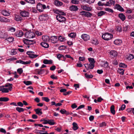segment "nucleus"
<instances>
[{
	"label": "nucleus",
	"instance_id": "b1692460",
	"mask_svg": "<svg viewBox=\"0 0 134 134\" xmlns=\"http://www.w3.org/2000/svg\"><path fill=\"white\" fill-rule=\"evenodd\" d=\"M53 63L52 60H44L43 61V63L45 64H51Z\"/></svg>",
	"mask_w": 134,
	"mask_h": 134
},
{
	"label": "nucleus",
	"instance_id": "393cba45",
	"mask_svg": "<svg viewBox=\"0 0 134 134\" xmlns=\"http://www.w3.org/2000/svg\"><path fill=\"white\" fill-rule=\"evenodd\" d=\"M9 100L8 98L3 97L0 98V101L6 102L8 101Z\"/></svg>",
	"mask_w": 134,
	"mask_h": 134
},
{
	"label": "nucleus",
	"instance_id": "58836bf2",
	"mask_svg": "<svg viewBox=\"0 0 134 134\" xmlns=\"http://www.w3.org/2000/svg\"><path fill=\"white\" fill-rule=\"evenodd\" d=\"M92 43L94 45H97L98 44V42L97 40L94 39L93 40L91 41Z\"/></svg>",
	"mask_w": 134,
	"mask_h": 134
},
{
	"label": "nucleus",
	"instance_id": "dca6fc26",
	"mask_svg": "<svg viewBox=\"0 0 134 134\" xmlns=\"http://www.w3.org/2000/svg\"><path fill=\"white\" fill-rule=\"evenodd\" d=\"M72 129L74 131H76L78 129L79 127L77 124L75 122H73L72 124Z\"/></svg>",
	"mask_w": 134,
	"mask_h": 134
},
{
	"label": "nucleus",
	"instance_id": "a19ab883",
	"mask_svg": "<svg viewBox=\"0 0 134 134\" xmlns=\"http://www.w3.org/2000/svg\"><path fill=\"white\" fill-rule=\"evenodd\" d=\"M85 77L87 79L92 78L93 77V75H88L87 73L85 74Z\"/></svg>",
	"mask_w": 134,
	"mask_h": 134
},
{
	"label": "nucleus",
	"instance_id": "aec40b11",
	"mask_svg": "<svg viewBox=\"0 0 134 134\" xmlns=\"http://www.w3.org/2000/svg\"><path fill=\"white\" fill-rule=\"evenodd\" d=\"M119 17L122 21H124L126 19L125 16L122 13L119 14Z\"/></svg>",
	"mask_w": 134,
	"mask_h": 134
},
{
	"label": "nucleus",
	"instance_id": "79ce46f5",
	"mask_svg": "<svg viewBox=\"0 0 134 134\" xmlns=\"http://www.w3.org/2000/svg\"><path fill=\"white\" fill-rule=\"evenodd\" d=\"M59 40L61 42L64 41L65 40V38L60 36H59L58 37Z\"/></svg>",
	"mask_w": 134,
	"mask_h": 134
},
{
	"label": "nucleus",
	"instance_id": "473e14b6",
	"mask_svg": "<svg viewBox=\"0 0 134 134\" xmlns=\"http://www.w3.org/2000/svg\"><path fill=\"white\" fill-rule=\"evenodd\" d=\"M124 71L123 69L120 68H119L118 70V72L122 75L124 74Z\"/></svg>",
	"mask_w": 134,
	"mask_h": 134
},
{
	"label": "nucleus",
	"instance_id": "ddd939ff",
	"mask_svg": "<svg viewBox=\"0 0 134 134\" xmlns=\"http://www.w3.org/2000/svg\"><path fill=\"white\" fill-rule=\"evenodd\" d=\"M115 8L121 12H124V9L119 4H116L115 6Z\"/></svg>",
	"mask_w": 134,
	"mask_h": 134
},
{
	"label": "nucleus",
	"instance_id": "2f4dec72",
	"mask_svg": "<svg viewBox=\"0 0 134 134\" xmlns=\"http://www.w3.org/2000/svg\"><path fill=\"white\" fill-rule=\"evenodd\" d=\"M8 30L12 32H14L15 30V29L12 27H9L8 29Z\"/></svg>",
	"mask_w": 134,
	"mask_h": 134
},
{
	"label": "nucleus",
	"instance_id": "c756f323",
	"mask_svg": "<svg viewBox=\"0 0 134 134\" xmlns=\"http://www.w3.org/2000/svg\"><path fill=\"white\" fill-rule=\"evenodd\" d=\"M16 110L19 113H20L24 111L25 109L23 108L17 107L16 108Z\"/></svg>",
	"mask_w": 134,
	"mask_h": 134
},
{
	"label": "nucleus",
	"instance_id": "4be33fe9",
	"mask_svg": "<svg viewBox=\"0 0 134 134\" xmlns=\"http://www.w3.org/2000/svg\"><path fill=\"white\" fill-rule=\"evenodd\" d=\"M81 8L83 9L88 11H90L91 10V8L90 7L85 5L82 6Z\"/></svg>",
	"mask_w": 134,
	"mask_h": 134
},
{
	"label": "nucleus",
	"instance_id": "c9c22d12",
	"mask_svg": "<svg viewBox=\"0 0 134 134\" xmlns=\"http://www.w3.org/2000/svg\"><path fill=\"white\" fill-rule=\"evenodd\" d=\"M76 34L73 32H72L70 33V34L68 35L69 37H70L71 38H74L75 37Z\"/></svg>",
	"mask_w": 134,
	"mask_h": 134
},
{
	"label": "nucleus",
	"instance_id": "5fc2aeb1",
	"mask_svg": "<svg viewBox=\"0 0 134 134\" xmlns=\"http://www.w3.org/2000/svg\"><path fill=\"white\" fill-rule=\"evenodd\" d=\"M116 30L119 32L122 31L121 27L120 26H117L116 27Z\"/></svg>",
	"mask_w": 134,
	"mask_h": 134
},
{
	"label": "nucleus",
	"instance_id": "49530a36",
	"mask_svg": "<svg viewBox=\"0 0 134 134\" xmlns=\"http://www.w3.org/2000/svg\"><path fill=\"white\" fill-rule=\"evenodd\" d=\"M88 60L90 63L94 64L95 63L94 59L93 58H88Z\"/></svg>",
	"mask_w": 134,
	"mask_h": 134
},
{
	"label": "nucleus",
	"instance_id": "774afa93",
	"mask_svg": "<svg viewBox=\"0 0 134 134\" xmlns=\"http://www.w3.org/2000/svg\"><path fill=\"white\" fill-rule=\"evenodd\" d=\"M60 112L62 114H65V112H66V110L64 109H61L60 111Z\"/></svg>",
	"mask_w": 134,
	"mask_h": 134
},
{
	"label": "nucleus",
	"instance_id": "09e8293b",
	"mask_svg": "<svg viewBox=\"0 0 134 134\" xmlns=\"http://www.w3.org/2000/svg\"><path fill=\"white\" fill-rule=\"evenodd\" d=\"M85 2L88 3L89 4H91L93 3L95 0H83Z\"/></svg>",
	"mask_w": 134,
	"mask_h": 134
},
{
	"label": "nucleus",
	"instance_id": "bf43d9fd",
	"mask_svg": "<svg viewBox=\"0 0 134 134\" xmlns=\"http://www.w3.org/2000/svg\"><path fill=\"white\" fill-rule=\"evenodd\" d=\"M35 43V41L34 40H29L28 45H31Z\"/></svg>",
	"mask_w": 134,
	"mask_h": 134
},
{
	"label": "nucleus",
	"instance_id": "1a4fd4ad",
	"mask_svg": "<svg viewBox=\"0 0 134 134\" xmlns=\"http://www.w3.org/2000/svg\"><path fill=\"white\" fill-rule=\"evenodd\" d=\"M10 19H7L6 18L0 16V21L3 22L8 23L10 21Z\"/></svg>",
	"mask_w": 134,
	"mask_h": 134
},
{
	"label": "nucleus",
	"instance_id": "13d9d810",
	"mask_svg": "<svg viewBox=\"0 0 134 134\" xmlns=\"http://www.w3.org/2000/svg\"><path fill=\"white\" fill-rule=\"evenodd\" d=\"M57 58L59 60H60V59L62 58V56H63V55L60 54H57Z\"/></svg>",
	"mask_w": 134,
	"mask_h": 134
},
{
	"label": "nucleus",
	"instance_id": "9d476101",
	"mask_svg": "<svg viewBox=\"0 0 134 134\" xmlns=\"http://www.w3.org/2000/svg\"><path fill=\"white\" fill-rule=\"evenodd\" d=\"M69 9L71 11H76L78 10L79 9L77 6L72 5L70 6Z\"/></svg>",
	"mask_w": 134,
	"mask_h": 134
},
{
	"label": "nucleus",
	"instance_id": "a878e982",
	"mask_svg": "<svg viewBox=\"0 0 134 134\" xmlns=\"http://www.w3.org/2000/svg\"><path fill=\"white\" fill-rule=\"evenodd\" d=\"M23 35V33L22 31H19L17 32L16 36L18 37H21Z\"/></svg>",
	"mask_w": 134,
	"mask_h": 134
},
{
	"label": "nucleus",
	"instance_id": "c03bdc74",
	"mask_svg": "<svg viewBox=\"0 0 134 134\" xmlns=\"http://www.w3.org/2000/svg\"><path fill=\"white\" fill-rule=\"evenodd\" d=\"M48 124L50 125H53L55 124V122H54V121L53 120H48Z\"/></svg>",
	"mask_w": 134,
	"mask_h": 134
},
{
	"label": "nucleus",
	"instance_id": "0eeeda50",
	"mask_svg": "<svg viewBox=\"0 0 134 134\" xmlns=\"http://www.w3.org/2000/svg\"><path fill=\"white\" fill-rule=\"evenodd\" d=\"M81 38L85 41L89 40L90 36L89 35L85 34H83L81 36Z\"/></svg>",
	"mask_w": 134,
	"mask_h": 134
},
{
	"label": "nucleus",
	"instance_id": "6ab92c4d",
	"mask_svg": "<svg viewBox=\"0 0 134 134\" xmlns=\"http://www.w3.org/2000/svg\"><path fill=\"white\" fill-rule=\"evenodd\" d=\"M42 39L44 41L48 42L49 40V38L47 36H42Z\"/></svg>",
	"mask_w": 134,
	"mask_h": 134
},
{
	"label": "nucleus",
	"instance_id": "2eb2a0df",
	"mask_svg": "<svg viewBox=\"0 0 134 134\" xmlns=\"http://www.w3.org/2000/svg\"><path fill=\"white\" fill-rule=\"evenodd\" d=\"M57 37L55 36H52L51 38V42L53 43H55L57 42Z\"/></svg>",
	"mask_w": 134,
	"mask_h": 134
},
{
	"label": "nucleus",
	"instance_id": "9b49d317",
	"mask_svg": "<svg viewBox=\"0 0 134 134\" xmlns=\"http://www.w3.org/2000/svg\"><path fill=\"white\" fill-rule=\"evenodd\" d=\"M54 4L57 6L59 7L62 5L63 3L62 2L58 0H55L54 2Z\"/></svg>",
	"mask_w": 134,
	"mask_h": 134
},
{
	"label": "nucleus",
	"instance_id": "e2e57ef3",
	"mask_svg": "<svg viewBox=\"0 0 134 134\" xmlns=\"http://www.w3.org/2000/svg\"><path fill=\"white\" fill-rule=\"evenodd\" d=\"M66 14L64 12L62 11V10H60V14L59 15H65Z\"/></svg>",
	"mask_w": 134,
	"mask_h": 134
},
{
	"label": "nucleus",
	"instance_id": "0e129e2a",
	"mask_svg": "<svg viewBox=\"0 0 134 134\" xmlns=\"http://www.w3.org/2000/svg\"><path fill=\"white\" fill-rule=\"evenodd\" d=\"M129 28V26L127 25L123 28V31H126Z\"/></svg>",
	"mask_w": 134,
	"mask_h": 134
},
{
	"label": "nucleus",
	"instance_id": "c85d7f7f",
	"mask_svg": "<svg viewBox=\"0 0 134 134\" xmlns=\"http://www.w3.org/2000/svg\"><path fill=\"white\" fill-rule=\"evenodd\" d=\"M12 85H13L12 84L8 83L7 84L4 86L5 87H9L8 89H9L10 91H11L12 89Z\"/></svg>",
	"mask_w": 134,
	"mask_h": 134
},
{
	"label": "nucleus",
	"instance_id": "4c0bfd02",
	"mask_svg": "<svg viewBox=\"0 0 134 134\" xmlns=\"http://www.w3.org/2000/svg\"><path fill=\"white\" fill-rule=\"evenodd\" d=\"M87 65L88 66V70L90 69H93L94 66V64H93L90 63Z\"/></svg>",
	"mask_w": 134,
	"mask_h": 134
},
{
	"label": "nucleus",
	"instance_id": "e433bc0d",
	"mask_svg": "<svg viewBox=\"0 0 134 134\" xmlns=\"http://www.w3.org/2000/svg\"><path fill=\"white\" fill-rule=\"evenodd\" d=\"M102 66L105 68H108L109 67L108 63L106 62L105 63H104L103 65H102Z\"/></svg>",
	"mask_w": 134,
	"mask_h": 134
},
{
	"label": "nucleus",
	"instance_id": "cd10ccee",
	"mask_svg": "<svg viewBox=\"0 0 134 134\" xmlns=\"http://www.w3.org/2000/svg\"><path fill=\"white\" fill-rule=\"evenodd\" d=\"M5 87L4 86H2V92L3 93H8L9 92V89H8L4 88Z\"/></svg>",
	"mask_w": 134,
	"mask_h": 134
},
{
	"label": "nucleus",
	"instance_id": "f3484780",
	"mask_svg": "<svg viewBox=\"0 0 134 134\" xmlns=\"http://www.w3.org/2000/svg\"><path fill=\"white\" fill-rule=\"evenodd\" d=\"M110 54L112 57L116 56L118 54L117 52L115 51H111L109 52Z\"/></svg>",
	"mask_w": 134,
	"mask_h": 134
},
{
	"label": "nucleus",
	"instance_id": "de8ad7c7",
	"mask_svg": "<svg viewBox=\"0 0 134 134\" xmlns=\"http://www.w3.org/2000/svg\"><path fill=\"white\" fill-rule=\"evenodd\" d=\"M23 82L24 84L27 85H31L32 84L31 82L30 81H24Z\"/></svg>",
	"mask_w": 134,
	"mask_h": 134
},
{
	"label": "nucleus",
	"instance_id": "37998d69",
	"mask_svg": "<svg viewBox=\"0 0 134 134\" xmlns=\"http://www.w3.org/2000/svg\"><path fill=\"white\" fill-rule=\"evenodd\" d=\"M42 99L43 100L47 102H48L50 100L48 97H42Z\"/></svg>",
	"mask_w": 134,
	"mask_h": 134
},
{
	"label": "nucleus",
	"instance_id": "603ef678",
	"mask_svg": "<svg viewBox=\"0 0 134 134\" xmlns=\"http://www.w3.org/2000/svg\"><path fill=\"white\" fill-rule=\"evenodd\" d=\"M105 10L106 11L108 12H109L110 13H113V11L112 9L109 8H105Z\"/></svg>",
	"mask_w": 134,
	"mask_h": 134
},
{
	"label": "nucleus",
	"instance_id": "6e6552de",
	"mask_svg": "<svg viewBox=\"0 0 134 134\" xmlns=\"http://www.w3.org/2000/svg\"><path fill=\"white\" fill-rule=\"evenodd\" d=\"M115 3V0H109V1L107 2L106 4H104V5L110 6L112 5H114Z\"/></svg>",
	"mask_w": 134,
	"mask_h": 134
},
{
	"label": "nucleus",
	"instance_id": "8fccbe9b",
	"mask_svg": "<svg viewBox=\"0 0 134 134\" xmlns=\"http://www.w3.org/2000/svg\"><path fill=\"white\" fill-rule=\"evenodd\" d=\"M29 40L27 39H24L23 40L24 43V44H29Z\"/></svg>",
	"mask_w": 134,
	"mask_h": 134
},
{
	"label": "nucleus",
	"instance_id": "a18cd8bd",
	"mask_svg": "<svg viewBox=\"0 0 134 134\" xmlns=\"http://www.w3.org/2000/svg\"><path fill=\"white\" fill-rule=\"evenodd\" d=\"M134 58V56L133 54H129L127 58V59L129 60H131L132 59Z\"/></svg>",
	"mask_w": 134,
	"mask_h": 134
},
{
	"label": "nucleus",
	"instance_id": "f257e3e1",
	"mask_svg": "<svg viewBox=\"0 0 134 134\" xmlns=\"http://www.w3.org/2000/svg\"><path fill=\"white\" fill-rule=\"evenodd\" d=\"M102 38L105 40L108 41L113 37V35L110 33H105L102 36Z\"/></svg>",
	"mask_w": 134,
	"mask_h": 134
},
{
	"label": "nucleus",
	"instance_id": "20e7f679",
	"mask_svg": "<svg viewBox=\"0 0 134 134\" xmlns=\"http://www.w3.org/2000/svg\"><path fill=\"white\" fill-rule=\"evenodd\" d=\"M34 52L30 51H27L26 52L27 54L29 55V57L31 58H36L38 55L34 54Z\"/></svg>",
	"mask_w": 134,
	"mask_h": 134
},
{
	"label": "nucleus",
	"instance_id": "bb28decb",
	"mask_svg": "<svg viewBox=\"0 0 134 134\" xmlns=\"http://www.w3.org/2000/svg\"><path fill=\"white\" fill-rule=\"evenodd\" d=\"M114 108L115 107L114 105H112L110 107V111L111 113L113 115H114L115 114V111Z\"/></svg>",
	"mask_w": 134,
	"mask_h": 134
},
{
	"label": "nucleus",
	"instance_id": "338daca9",
	"mask_svg": "<svg viewBox=\"0 0 134 134\" xmlns=\"http://www.w3.org/2000/svg\"><path fill=\"white\" fill-rule=\"evenodd\" d=\"M79 1H78L72 0L71 1V2L72 3H73L74 4H78L79 3Z\"/></svg>",
	"mask_w": 134,
	"mask_h": 134
},
{
	"label": "nucleus",
	"instance_id": "5701e85b",
	"mask_svg": "<svg viewBox=\"0 0 134 134\" xmlns=\"http://www.w3.org/2000/svg\"><path fill=\"white\" fill-rule=\"evenodd\" d=\"M122 42V40L119 39L115 40L114 41V43L116 45H118L120 44Z\"/></svg>",
	"mask_w": 134,
	"mask_h": 134
},
{
	"label": "nucleus",
	"instance_id": "864d4df0",
	"mask_svg": "<svg viewBox=\"0 0 134 134\" xmlns=\"http://www.w3.org/2000/svg\"><path fill=\"white\" fill-rule=\"evenodd\" d=\"M92 15V14L90 12H86V15L85 16L87 17H90Z\"/></svg>",
	"mask_w": 134,
	"mask_h": 134
},
{
	"label": "nucleus",
	"instance_id": "3c124183",
	"mask_svg": "<svg viewBox=\"0 0 134 134\" xmlns=\"http://www.w3.org/2000/svg\"><path fill=\"white\" fill-rule=\"evenodd\" d=\"M14 38L12 37H10L8 38H7L6 39V40L9 42H12Z\"/></svg>",
	"mask_w": 134,
	"mask_h": 134
},
{
	"label": "nucleus",
	"instance_id": "6e6d98bb",
	"mask_svg": "<svg viewBox=\"0 0 134 134\" xmlns=\"http://www.w3.org/2000/svg\"><path fill=\"white\" fill-rule=\"evenodd\" d=\"M18 72L20 74H21L23 72L22 68H19L17 69Z\"/></svg>",
	"mask_w": 134,
	"mask_h": 134
},
{
	"label": "nucleus",
	"instance_id": "72a5a7b5",
	"mask_svg": "<svg viewBox=\"0 0 134 134\" xmlns=\"http://www.w3.org/2000/svg\"><path fill=\"white\" fill-rule=\"evenodd\" d=\"M105 12L103 11H100L98 13V16H101L105 14Z\"/></svg>",
	"mask_w": 134,
	"mask_h": 134
},
{
	"label": "nucleus",
	"instance_id": "4d7b16f0",
	"mask_svg": "<svg viewBox=\"0 0 134 134\" xmlns=\"http://www.w3.org/2000/svg\"><path fill=\"white\" fill-rule=\"evenodd\" d=\"M119 66L123 68H125L127 66L126 65L122 63H121L119 64Z\"/></svg>",
	"mask_w": 134,
	"mask_h": 134
},
{
	"label": "nucleus",
	"instance_id": "f8f14e48",
	"mask_svg": "<svg viewBox=\"0 0 134 134\" xmlns=\"http://www.w3.org/2000/svg\"><path fill=\"white\" fill-rule=\"evenodd\" d=\"M2 14L4 16H9L10 14V12L8 10H4L2 12Z\"/></svg>",
	"mask_w": 134,
	"mask_h": 134
},
{
	"label": "nucleus",
	"instance_id": "39448f33",
	"mask_svg": "<svg viewBox=\"0 0 134 134\" xmlns=\"http://www.w3.org/2000/svg\"><path fill=\"white\" fill-rule=\"evenodd\" d=\"M21 15L23 17H28L29 15V13L26 10H23L20 12Z\"/></svg>",
	"mask_w": 134,
	"mask_h": 134
},
{
	"label": "nucleus",
	"instance_id": "7ed1b4c3",
	"mask_svg": "<svg viewBox=\"0 0 134 134\" xmlns=\"http://www.w3.org/2000/svg\"><path fill=\"white\" fill-rule=\"evenodd\" d=\"M25 36L28 38H31L34 37L35 36V33L29 31L25 33Z\"/></svg>",
	"mask_w": 134,
	"mask_h": 134
},
{
	"label": "nucleus",
	"instance_id": "4468645a",
	"mask_svg": "<svg viewBox=\"0 0 134 134\" xmlns=\"http://www.w3.org/2000/svg\"><path fill=\"white\" fill-rule=\"evenodd\" d=\"M34 110L36 112V113L39 115H41L42 114V109H41L37 108L35 109Z\"/></svg>",
	"mask_w": 134,
	"mask_h": 134
},
{
	"label": "nucleus",
	"instance_id": "423d86ee",
	"mask_svg": "<svg viewBox=\"0 0 134 134\" xmlns=\"http://www.w3.org/2000/svg\"><path fill=\"white\" fill-rule=\"evenodd\" d=\"M56 18L59 22H64L66 20L65 18L60 15H58L56 16Z\"/></svg>",
	"mask_w": 134,
	"mask_h": 134
},
{
	"label": "nucleus",
	"instance_id": "69168bd1",
	"mask_svg": "<svg viewBox=\"0 0 134 134\" xmlns=\"http://www.w3.org/2000/svg\"><path fill=\"white\" fill-rule=\"evenodd\" d=\"M51 77L52 79H57V76H55V75L54 74L52 75L51 76Z\"/></svg>",
	"mask_w": 134,
	"mask_h": 134
},
{
	"label": "nucleus",
	"instance_id": "412c9836",
	"mask_svg": "<svg viewBox=\"0 0 134 134\" xmlns=\"http://www.w3.org/2000/svg\"><path fill=\"white\" fill-rule=\"evenodd\" d=\"M40 45L43 47L46 48H48L49 47L48 43L44 42H42L40 43Z\"/></svg>",
	"mask_w": 134,
	"mask_h": 134
},
{
	"label": "nucleus",
	"instance_id": "a211bd4d",
	"mask_svg": "<svg viewBox=\"0 0 134 134\" xmlns=\"http://www.w3.org/2000/svg\"><path fill=\"white\" fill-rule=\"evenodd\" d=\"M4 31H0V37L3 38H5L6 37L7 35V33H5Z\"/></svg>",
	"mask_w": 134,
	"mask_h": 134
},
{
	"label": "nucleus",
	"instance_id": "7c9ffc66",
	"mask_svg": "<svg viewBox=\"0 0 134 134\" xmlns=\"http://www.w3.org/2000/svg\"><path fill=\"white\" fill-rule=\"evenodd\" d=\"M14 19L16 21H18L22 20V18L20 16L16 15L15 16Z\"/></svg>",
	"mask_w": 134,
	"mask_h": 134
},
{
	"label": "nucleus",
	"instance_id": "ea45409f",
	"mask_svg": "<svg viewBox=\"0 0 134 134\" xmlns=\"http://www.w3.org/2000/svg\"><path fill=\"white\" fill-rule=\"evenodd\" d=\"M99 126L100 127H103L106 126V124L105 122H103L102 123L99 124Z\"/></svg>",
	"mask_w": 134,
	"mask_h": 134
},
{
	"label": "nucleus",
	"instance_id": "052dcab7",
	"mask_svg": "<svg viewBox=\"0 0 134 134\" xmlns=\"http://www.w3.org/2000/svg\"><path fill=\"white\" fill-rule=\"evenodd\" d=\"M126 106L125 104H123L122 105L121 107L119 109V110H124Z\"/></svg>",
	"mask_w": 134,
	"mask_h": 134
},
{
	"label": "nucleus",
	"instance_id": "f704fd0d",
	"mask_svg": "<svg viewBox=\"0 0 134 134\" xmlns=\"http://www.w3.org/2000/svg\"><path fill=\"white\" fill-rule=\"evenodd\" d=\"M25 1L27 2L32 4H34L35 3V0H25Z\"/></svg>",
	"mask_w": 134,
	"mask_h": 134
},
{
	"label": "nucleus",
	"instance_id": "f03ea898",
	"mask_svg": "<svg viewBox=\"0 0 134 134\" xmlns=\"http://www.w3.org/2000/svg\"><path fill=\"white\" fill-rule=\"evenodd\" d=\"M36 8L37 10L41 12L43 11L44 9L46 8V6L44 4H42L40 3H38L37 5Z\"/></svg>",
	"mask_w": 134,
	"mask_h": 134
},
{
	"label": "nucleus",
	"instance_id": "680f3d73",
	"mask_svg": "<svg viewBox=\"0 0 134 134\" xmlns=\"http://www.w3.org/2000/svg\"><path fill=\"white\" fill-rule=\"evenodd\" d=\"M35 32L36 34L38 36H40L42 35V34L41 32H40L38 31H36Z\"/></svg>",
	"mask_w": 134,
	"mask_h": 134
}]
</instances>
